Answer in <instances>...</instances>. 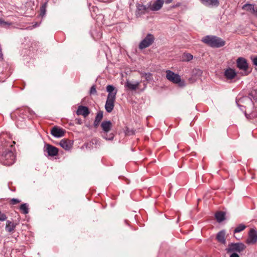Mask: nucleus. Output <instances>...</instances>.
<instances>
[{
	"label": "nucleus",
	"mask_w": 257,
	"mask_h": 257,
	"mask_svg": "<svg viewBox=\"0 0 257 257\" xmlns=\"http://www.w3.org/2000/svg\"><path fill=\"white\" fill-rule=\"evenodd\" d=\"M246 228V226L243 224L238 225L234 230V233H238L243 230Z\"/></svg>",
	"instance_id": "25"
},
{
	"label": "nucleus",
	"mask_w": 257,
	"mask_h": 257,
	"mask_svg": "<svg viewBox=\"0 0 257 257\" xmlns=\"http://www.w3.org/2000/svg\"><path fill=\"white\" fill-rule=\"evenodd\" d=\"M99 123H100V122H99L98 121H97L95 119L94 123H93L94 126L95 127H97V126L99 125Z\"/></svg>",
	"instance_id": "34"
},
{
	"label": "nucleus",
	"mask_w": 257,
	"mask_h": 257,
	"mask_svg": "<svg viewBox=\"0 0 257 257\" xmlns=\"http://www.w3.org/2000/svg\"><path fill=\"white\" fill-rule=\"evenodd\" d=\"M7 219V215L5 213L2 212L0 211V221H4L6 220Z\"/></svg>",
	"instance_id": "28"
},
{
	"label": "nucleus",
	"mask_w": 257,
	"mask_h": 257,
	"mask_svg": "<svg viewBox=\"0 0 257 257\" xmlns=\"http://www.w3.org/2000/svg\"><path fill=\"white\" fill-rule=\"evenodd\" d=\"M10 202H11V203L12 204H17L20 203L21 201H20V200H19L18 199L13 198L11 200Z\"/></svg>",
	"instance_id": "31"
},
{
	"label": "nucleus",
	"mask_w": 257,
	"mask_h": 257,
	"mask_svg": "<svg viewBox=\"0 0 257 257\" xmlns=\"http://www.w3.org/2000/svg\"><path fill=\"white\" fill-rule=\"evenodd\" d=\"M15 149L10 143H6L0 148V163L4 165L13 164L15 160Z\"/></svg>",
	"instance_id": "1"
},
{
	"label": "nucleus",
	"mask_w": 257,
	"mask_h": 257,
	"mask_svg": "<svg viewBox=\"0 0 257 257\" xmlns=\"http://www.w3.org/2000/svg\"><path fill=\"white\" fill-rule=\"evenodd\" d=\"M155 37L151 34H148L140 42L139 47L142 50L151 46L154 42Z\"/></svg>",
	"instance_id": "7"
},
{
	"label": "nucleus",
	"mask_w": 257,
	"mask_h": 257,
	"mask_svg": "<svg viewBox=\"0 0 257 257\" xmlns=\"http://www.w3.org/2000/svg\"><path fill=\"white\" fill-rule=\"evenodd\" d=\"M106 91L108 94L105 104V109L107 112L110 113L114 108L117 90L113 85H108L106 86Z\"/></svg>",
	"instance_id": "2"
},
{
	"label": "nucleus",
	"mask_w": 257,
	"mask_h": 257,
	"mask_svg": "<svg viewBox=\"0 0 257 257\" xmlns=\"http://www.w3.org/2000/svg\"><path fill=\"white\" fill-rule=\"evenodd\" d=\"M201 4L207 7H217L219 6V0H199Z\"/></svg>",
	"instance_id": "14"
},
{
	"label": "nucleus",
	"mask_w": 257,
	"mask_h": 257,
	"mask_svg": "<svg viewBox=\"0 0 257 257\" xmlns=\"http://www.w3.org/2000/svg\"><path fill=\"white\" fill-rule=\"evenodd\" d=\"M193 55L190 53L184 54V59L185 61H189L193 59Z\"/></svg>",
	"instance_id": "26"
},
{
	"label": "nucleus",
	"mask_w": 257,
	"mask_h": 257,
	"mask_svg": "<svg viewBox=\"0 0 257 257\" xmlns=\"http://www.w3.org/2000/svg\"><path fill=\"white\" fill-rule=\"evenodd\" d=\"M164 3V0H156L153 4L149 3L148 4L149 9L152 11H158L162 8Z\"/></svg>",
	"instance_id": "11"
},
{
	"label": "nucleus",
	"mask_w": 257,
	"mask_h": 257,
	"mask_svg": "<svg viewBox=\"0 0 257 257\" xmlns=\"http://www.w3.org/2000/svg\"><path fill=\"white\" fill-rule=\"evenodd\" d=\"M125 134L128 136L135 134V131L133 130H130L128 128L126 130Z\"/></svg>",
	"instance_id": "30"
},
{
	"label": "nucleus",
	"mask_w": 257,
	"mask_h": 257,
	"mask_svg": "<svg viewBox=\"0 0 257 257\" xmlns=\"http://www.w3.org/2000/svg\"><path fill=\"white\" fill-rule=\"evenodd\" d=\"M101 127L103 132V137L107 140H112L114 138V135L112 133L108 134V133L111 130L112 127V124L109 120L103 121L101 124Z\"/></svg>",
	"instance_id": "5"
},
{
	"label": "nucleus",
	"mask_w": 257,
	"mask_h": 257,
	"mask_svg": "<svg viewBox=\"0 0 257 257\" xmlns=\"http://www.w3.org/2000/svg\"><path fill=\"white\" fill-rule=\"evenodd\" d=\"M90 113L88 108L86 106L80 105L79 106L76 111V114L78 115H83L84 117H86Z\"/></svg>",
	"instance_id": "15"
},
{
	"label": "nucleus",
	"mask_w": 257,
	"mask_h": 257,
	"mask_svg": "<svg viewBox=\"0 0 257 257\" xmlns=\"http://www.w3.org/2000/svg\"><path fill=\"white\" fill-rule=\"evenodd\" d=\"M166 78L170 82L177 84L180 87H184L185 82L183 80L181 79L180 75L176 74L173 71L168 70L166 71Z\"/></svg>",
	"instance_id": "4"
},
{
	"label": "nucleus",
	"mask_w": 257,
	"mask_h": 257,
	"mask_svg": "<svg viewBox=\"0 0 257 257\" xmlns=\"http://www.w3.org/2000/svg\"><path fill=\"white\" fill-rule=\"evenodd\" d=\"M252 61L253 65L257 66V56L252 59Z\"/></svg>",
	"instance_id": "33"
},
{
	"label": "nucleus",
	"mask_w": 257,
	"mask_h": 257,
	"mask_svg": "<svg viewBox=\"0 0 257 257\" xmlns=\"http://www.w3.org/2000/svg\"><path fill=\"white\" fill-rule=\"evenodd\" d=\"M215 218L218 222H220L225 219V213L222 211L218 212L215 214Z\"/></svg>",
	"instance_id": "23"
},
{
	"label": "nucleus",
	"mask_w": 257,
	"mask_h": 257,
	"mask_svg": "<svg viewBox=\"0 0 257 257\" xmlns=\"http://www.w3.org/2000/svg\"><path fill=\"white\" fill-rule=\"evenodd\" d=\"M17 223H14L10 220H7L6 225V230L8 232H13L17 226Z\"/></svg>",
	"instance_id": "17"
},
{
	"label": "nucleus",
	"mask_w": 257,
	"mask_h": 257,
	"mask_svg": "<svg viewBox=\"0 0 257 257\" xmlns=\"http://www.w3.org/2000/svg\"><path fill=\"white\" fill-rule=\"evenodd\" d=\"M103 112L100 111L97 113L95 119L100 122V121H101V120L103 118Z\"/></svg>",
	"instance_id": "27"
},
{
	"label": "nucleus",
	"mask_w": 257,
	"mask_h": 257,
	"mask_svg": "<svg viewBox=\"0 0 257 257\" xmlns=\"http://www.w3.org/2000/svg\"><path fill=\"white\" fill-rule=\"evenodd\" d=\"M236 75L235 71L231 68H228L224 72V76L228 79H233Z\"/></svg>",
	"instance_id": "19"
},
{
	"label": "nucleus",
	"mask_w": 257,
	"mask_h": 257,
	"mask_svg": "<svg viewBox=\"0 0 257 257\" xmlns=\"http://www.w3.org/2000/svg\"><path fill=\"white\" fill-rule=\"evenodd\" d=\"M231 254L230 255L229 257H239V255L235 252H231Z\"/></svg>",
	"instance_id": "35"
},
{
	"label": "nucleus",
	"mask_w": 257,
	"mask_h": 257,
	"mask_svg": "<svg viewBox=\"0 0 257 257\" xmlns=\"http://www.w3.org/2000/svg\"><path fill=\"white\" fill-rule=\"evenodd\" d=\"M96 87L95 85H93L91 86L90 90V93L91 94H96Z\"/></svg>",
	"instance_id": "29"
},
{
	"label": "nucleus",
	"mask_w": 257,
	"mask_h": 257,
	"mask_svg": "<svg viewBox=\"0 0 257 257\" xmlns=\"http://www.w3.org/2000/svg\"><path fill=\"white\" fill-rule=\"evenodd\" d=\"M242 10L249 11L251 13L256 15V9L255 8L254 5L253 4H246L242 7Z\"/></svg>",
	"instance_id": "18"
},
{
	"label": "nucleus",
	"mask_w": 257,
	"mask_h": 257,
	"mask_svg": "<svg viewBox=\"0 0 257 257\" xmlns=\"http://www.w3.org/2000/svg\"><path fill=\"white\" fill-rule=\"evenodd\" d=\"M201 41L206 45L214 48H219L225 44L223 40L215 36H206L202 38Z\"/></svg>",
	"instance_id": "3"
},
{
	"label": "nucleus",
	"mask_w": 257,
	"mask_h": 257,
	"mask_svg": "<svg viewBox=\"0 0 257 257\" xmlns=\"http://www.w3.org/2000/svg\"><path fill=\"white\" fill-rule=\"evenodd\" d=\"M140 85V82L139 81L133 82L129 80H126V82L125 83L124 86L127 88L129 90H136L137 88H139Z\"/></svg>",
	"instance_id": "16"
},
{
	"label": "nucleus",
	"mask_w": 257,
	"mask_h": 257,
	"mask_svg": "<svg viewBox=\"0 0 257 257\" xmlns=\"http://www.w3.org/2000/svg\"><path fill=\"white\" fill-rule=\"evenodd\" d=\"M0 24L3 26L9 25V24L7 22H4L2 20L0 21Z\"/></svg>",
	"instance_id": "36"
},
{
	"label": "nucleus",
	"mask_w": 257,
	"mask_h": 257,
	"mask_svg": "<svg viewBox=\"0 0 257 257\" xmlns=\"http://www.w3.org/2000/svg\"><path fill=\"white\" fill-rule=\"evenodd\" d=\"M256 15H257V10H256Z\"/></svg>",
	"instance_id": "39"
},
{
	"label": "nucleus",
	"mask_w": 257,
	"mask_h": 257,
	"mask_svg": "<svg viewBox=\"0 0 257 257\" xmlns=\"http://www.w3.org/2000/svg\"><path fill=\"white\" fill-rule=\"evenodd\" d=\"M257 242V230L253 228L249 230L245 243L248 245L254 244Z\"/></svg>",
	"instance_id": "8"
},
{
	"label": "nucleus",
	"mask_w": 257,
	"mask_h": 257,
	"mask_svg": "<svg viewBox=\"0 0 257 257\" xmlns=\"http://www.w3.org/2000/svg\"><path fill=\"white\" fill-rule=\"evenodd\" d=\"M44 151L48 153V156L50 157L56 156L58 154V149L50 144H46L44 148Z\"/></svg>",
	"instance_id": "10"
},
{
	"label": "nucleus",
	"mask_w": 257,
	"mask_h": 257,
	"mask_svg": "<svg viewBox=\"0 0 257 257\" xmlns=\"http://www.w3.org/2000/svg\"><path fill=\"white\" fill-rule=\"evenodd\" d=\"M149 9V4L147 6L141 4H137V9L136 11V15L137 17H139L142 15H144Z\"/></svg>",
	"instance_id": "12"
},
{
	"label": "nucleus",
	"mask_w": 257,
	"mask_h": 257,
	"mask_svg": "<svg viewBox=\"0 0 257 257\" xmlns=\"http://www.w3.org/2000/svg\"><path fill=\"white\" fill-rule=\"evenodd\" d=\"M65 133V130L57 126L53 127L51 132L52 135L56 138H61L63 137Z\"/></svg>",
	"instance_id": "13"
},
{
	"label": "nucleus",
	"mask_w": 257,
	"mask_h": 257,
	"mask_svg": "<svg viewBox=\"0 0 257 257\" xmlns=\"http://www.w3.org/2000/svg\"><path fill=\"white\" fill-rule=\"evenodd\" d=\"M236 65L238 68L244 71V75H247L248 74V72H246L248 65L245 58L243 57H239L237 58L236 60Z\"/></svg>",
	"instance_id": "9"
},
{
	"label": "nucleus",
	"mask_w": 257,
	"mask_h": 257,
	"mask_svg": "<svg viewBox=\"0 0 257 257\" xmlns=\"http://www.w3.org/2000/svg\"><path fill=\"white\" fill-rule=\"evenodd\" d=\"M147 87V84L144 83V88L142 90V91L144 90Z\"/></svg>",
	"instance_id": "38"
},
{
	"label": "nucleus",
	"mask_w": 257,
	"mask_h": 257,
	"mask_svg": "<svg viewBox=\"0 0 257 257\" xmlns=\"http://www.w3.org/2000/svg\"><path fill=\"white\" fill-rule=\"evenodd\" d=\"M225 232L223 230L220 231L217 233L216 235V239L219 242L223 244L225 243Z\"/></svg>",
	"instance_id": "22"
},
{
	"label": "nucleus",
	"mask_w": 257,
	"mask_h": 257,
	"mask_svg": "<svg viewBox=\"0 0 257 257\" xmlns=\"http://www.w3.org/2000/svg\"><path fill=\"white\" fill-rule=\"evenodd\" d=\"M246 248V245L242 242L230 243L226 249L227 253H241Z\"/></svg>",
	"instance_id": "6"
},
{
	"label": "nucleus",
	"mask_w": 257,
	"mask_h": 257,
	"mask_svg": "<svg viewBox=\"0 0 257 257\" xmlns=\"http://www.w3.org/2000/svg\"><path fill=\"white\" fill-rule=\"evenodd\" d=\"M60 145L66 150H70L72 147V144L70 141L66 140H62L60 142Z\"/></svg>",
	"instance_id": "20"
},
{
	"label": "nucleus",
	"mask_w": 257,
	"mask_h": 257,
	"mask_svg": "<svg viewBox=\"0 0 257 257\" xmlns=\"http://www.w3.org/2000/svg\"><path fill=\"white\" fill-rule=\"evenodd\" d=\"M20 209L24 214H27L29 213L28 205L27 203L22 204L20 207Z\"/></svg>",
	"instance_id": "24"
},
{
	"label": "nucleus",
	"mask_w": 257,
	"mask_h": 257,
	"mask_svg": "<svg viewBox=\"0 0 257 257\" xmlns=\"http://www.w3.org/2000/svg\"><path fill=\"white\" fill-rule=\"evenodd\" d=\"M41 15L43 16L45 14L46 8L45 5H43L41 8Z\"/></svg>",
	"instance_id": "32"
},
{
	"label": "nucleus",
	"mask_w": 257,
	"mask_h": 257,
	"mask_svg": "<svg viewBox=\"0 0 257 257\" xmlns=\"http://www.w3.org/2000/svg\"><path fill=\"white\" fill-rule=\"evenodd\" d=\"M139 73L142 77H144L147 81H150L153 79L152 74L150 72H145L143 71H138Z\"/></svg>",
	"instance_id": "21"
},
{
	"label": "nucleus",
	"mask_w": 257,
	"mask_h": 257,
	"mask_svg": "<svg viewBox=\"0 0 257 257\" xmlns=\"http://www.w3.org/2000/svg\"><path fill=\"white\" fill-rule=\"evenodd\" d=\"M173 0H165L164 2H165L166 4H170L173 2Z\"/></svg>",
	"instance_id": "37"
}]
</instances>
